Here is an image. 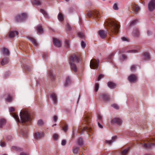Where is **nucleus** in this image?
Returning <instances> with one entry per match:
<instances>
[{
    "instance_id": "nucleus-43",
    "label": "nucleus",
    "mask_w": 155,
    "mask_h": 155,
    "mask_svg": "<svg viewBox=\"0 0 155 155\" xmlns=\"http://www.w3.org/2000/svg\"><path fill=\"white\" fill-rule=\"evenodd\" d=\"M136 69V66L135 65H132L130 68V70L132 71H134Z\"/></svg>"
},
{
    "instance_id": "nucleus-26",
    "label": "nucleus",
    "mask_w": 155,
    "mask_h": 155,
    "mask_svg": "<svg viewBox=\"0 0 155 155\" xmlns=\"http://www.w3.org/2000/svg\"><path fill=\"white\" fill-rule=\"evenodd\" d=\"M51 97L53 101H54V104H56L57 102V100L56 94L54 93H52L51 94Z\"/></svg>"
},
{
    "instance_id": "nucleus-57",
    "label": "nucleus",
    "mask_w": 155,
    "mask_h": 155,
    "mask_svg": "<svg viewBox=\"0 0 155 155\" xmlns=\"http://www.w3.org/2000/svg\"><path fill=\"white\" fill-rule=\"evenodd\" d=\"M121 56H122V58L124 59H126L127 58V56L123 54V55H122Z\"/></svg>"
},
{
    "instance_id": "nucleus-6",
    "label": "nucleus",
    "mask_w": 155,
    "mask_h": 155,
    "mask_svg": "<svg viewBox=\"0 0 155 155\" xmlns=\"http://www.w3.org/2000/svg\"><path fill=\"white\" fill-rule=\"evenodd\" d=\"M87 16L89 18L94 17H99V12L96 10H91L88 12L87 13Z\"/></svg>"
},
{
    "instance_id": "nucleus-28",
    "label": "nucleus",
    "mask_w": 155,
    "mask_h": 155,
    "mask_svg": "<svg viewBox=\"0 0 155 155\" xmlns=\"http://www.w3.org/2000/svg\"><path fill=\"white\" fill-rule=\"evenodd\" d=\"M116 139V136H114L112 137V140H106V143L109 144H110L114 142V140Z\"/></svg>"
},
{
    "instance_id": "nucleus-11",
    "label": "nucleus",
    "mask_w": 155,
    "mask_h": 155,
    "mask_svg": "<svg viewBox=\"0 0 155 155\" xmlns=\"http://www.w3.org/2000/svg\"><path fill=\"white\" fill-rule=\"evenodd\" d=\"M131 9L135 14H137L140 10V8L137 5L132 4L131 5Z\"/></svg>"
},
{
    "instance_id": "nucleus-21",
    "label": "nucleus",
    "mask_w": 155,
    "mask_h": 155,
    "mask_svg": "<svg viewBox=\"0 0 155 155\" xmlns=\"http://www.w3.org/2000/svg\"><path fill=\"white\" fill-rule=\"evenodd\" d=\"M2 52L3 54L9 56L10 54L9 50L7 48H2Z\"/></svg>"
},
{
    "instance_id": "nucleus-53",
    "label": "nucleus",
    "mask_w": 155,
    "mask_h": 155,
    "mask_svg": "<svg viewBox=\"0 0 155 155\" xmlns=\"http://www.w3.org/2000/svg\"><path fill=\"white\" fill-rule=\"evenodd\" d=\"M137 20L134 21H132L130 23V25H133L135 23H137Z\"/></svg>"
},
{
    "instance_id": "nucleus-42",
    "label": "nucleus",
    "mask_w": 155,
    "mask_h": 155,
    "mask_svg": "<svg viewBox=\"0 0 155 155\" xmlns=\"http://www.w3.org/2000/svg\"><path fill=\"white\" fill-rule=\"evenodd\" d=\"M65 46L66 48L69 47V41L68 40H67L66 41Z\"/></svg>"
},
{
    "instance_id": "nucleus-4",
    "label": "nucleus",
    "mask_w": 155,
    "mask_h": 155,
    "mask_svg": "<svg viewBox=\"0 0 155 155\" xmlns=\"http://www.w3.org/2000/svg\"><path fill=\"white\" fill-rule=\"evenodd\" d=\"M84 120V124L81 126V128L82 132H91L92 129L91 118L88 116H85Z\"/></svg>"
},
{
    "instance_id": "nucleus-31",
    "label": "nucleus",
    "mask_w": 155,
    "mask_h": 155,
    "mask_svg": "<svg viewBox=\"0 0 155 155\" xmlns=\"http://www.w3.org/2000/svg\"><path fill=\"white\" fill-rule=\"evenodd\" d=\"M70 83V79L69 77H68L66 78L65 80V83L64 84V85L65 87L67 86L68 84Z\"/></svg>"
},
{
    "instance_id": "nucleus-47",
    "label": "nucleus",
    "mask_w": 155,
    "mask_h": 155,
    "mask_svg": "<svg viewBox=\"0 0 155 155\" xmlns=\"http://www.w3.org/2000/svg\"><path fill=\"white\" fill-rule=\"evenodd\" d=\"M68 130V126L67 125H65L64 127L62 128V130L64 132L67 131Z\"/></svg>"
},
{
    "instance_id": "nucleus-60",
    "label": "nucleus",
    "mask_w": 155,
    "mask_h": 155,
    "mask_svg": "<svg viewBox=\"0 0 155 155\" xmlns=\"http://www.w3.org/2000/svg\"><path fill=\"white\" fill-rule=\"evenodd\" d=\"M98 118L100 120H101L102 119V117L100 115H99L98 116Z\"/></svg>"
},
{
    "instance_id": "nucleus-59",
    "label": "nucleus",
    "mask_w": 155,
    "mask_h": 155,
    "mask_svg": "<svg viewBox=\"0 0 155 155\" xmlns=\"http://www.w3.org/2000/svg\"><path fill=\"white\" fill-rule=\"evenodd\" d=\"M98 125L100 128H103V126H102L99 123H98Z\"/></svg>"
},
{
    "instance_id": "nucleus-1",
    "label": "nucleus",
    "mask_w": 155,
    "mask_h": 155,
    "mask_svg": "<svg viewBox=\"0 0 155 155\" xmlns=\"http://www.w3.org/2000/svg\"><path fill=\"white\" fill-rule=\"evenodd\" d=\"M12 115L17 121L21 123H25L30 120L29 113L26 110H22L20 112V120L18 116L15 113H12Z\"/></svg>"
},
{
    "instance_id": "nucleus-8",
    "label": "nucleus",
    "mask_w": 155,
    "mask_h": 155,
    "mask_svg": "<svg viewBox=\"0 0 155 155\" xmlns=\"http://www.w3.org/2000/svg\"><path fill=\"white\" fill-rule=\"evenodd\" d=\"M27 17L25 13L18 15L16 17V20L17 22L22 21Z\"/></svg>"
},
{
    "instance_id": "nucleus-2",
    "label": "nucleus",
    "mask_w": 155,
    "mask_h": 155,
    "mask_svg": "<svg viewBox=\"0 0 155 155\" xmlns=\"http://www.w3.org/2000/svg\"><path fill=\"white\" fill-rule=\"evenodd\" d=\"M106 24L109 27V31L112 34H116L118 32L120 25L115 20H109L107 22Z\"/></svg>"
},
{
    "instance_id": "nucleus-13",
    "label": "nucleus",
    "mask_w": 155,
    "mask_h": 155,
    "mask_svg": "<svg viewBox=\"0 0 155 155\" xmlns=\"http://www.w3.org/2000/svg\"><path fill=\"white\" fill-rule=\"evenodd\" d=\"M147 143H146L145 142H143V146L144 148H150L152 146H154V144L153 143H151L150 142L147 140Z\"/></svg>"
},
{
    "instance_id": "nucleus-20",
    "label": "nucleus",
    "mask_w": 155,
    "mask_h": 155,
    "mask_svg": "<svg viewBox=\"0 0 155 155\" xmlns=\"http://www.w3.org/2000/svg\"><path fill=\"white\" fill-rule=\"evenodd\" d=\"M9 60L8 58H6L3 59L0 62L1 64L3 66L8 63Z\"/></svg>"
},
{
    "instance_id": "nucleus-9",
    "label": "nucleus",
    "mask_w": 155,
    "mask_h": 155,
    "mask_svg": "<svg viewBox=\"0 0 155 155\" xmlns=\"http://www.w3.org/2000/svg\"><path fill=\"white\" fill-rule=\"evenodd\" d=\"M53 44L56 47L59 48L61 46V41L56 38H53Z\"/></svg>"
},
{
    "instance_id": "nucleus-39",
    "label": "nucleus",
    "mask_w": 155,
    "mask_h": 155,
    "mask_svg": "<svg viewBox=\"0 0 155 155\" xmlns=\"http://www.w3.org/2000/svg\"><path fill=\"white\" fill-rule=\"evenodd\" d=\"M44 124L43 121L41 120H39L38 121V124L39 126H41Z\"/></svg>"
},
{
    "instance_id": "nucleus-25",
    "label": "nucleus",
    "mask_w": 155,
    "mask_h": 155,
    "mask_svg": "<svg viewBox=\"0 0 155 155\" xmlns=\"http://www.w3.org/2000/svg\"><path fill=\"white\" fill-rule=\"evenodd\" d=\"M79 148L78 147L74 146L73 147L72 151L74 154H77L78 153L79 150Z\"/></svg>"
},
{
    "instance_id": "nucleus-12",
    "label": "nucleus",
    "mask_w": 155,
    "mask_h": 155,
    "mask_svg": "<svg viewBox=\"0 0 155 155\" xmlns=\"http://www.w3.org/2000/svg\"><path fill=\"white\" fill-rule=\"evenodd\" d=\"M128 80L130 82H134L137 80V77L136 75L132 74L129 76Z\"/></svg>"
},
{
    "instance_id": "nucleus-19",
    "label": "nucleus",
    "mask_w": 155,
    "mask_h": 155,
    "mask_svg": "<svg viewBox=\"0 0 155 155\" xmlns=\"http://www.w3.org/2000/svg\"><path fill=\"white\" fill-rule=\"evenodd\" d=\"M98 34L102 38H105L106 36V34L103 30L99 31L98 32Z\"/></svg>"
},
{
    "instance_id": "nucleus-23",
    "label": "nucleus",
    "mask_w": 155,
    "mask_h": 155,
    "mask_svg": "<svg viewBox=\"0 0 155 155\" xmlns=\"http://www.w3.org/2000/svg\"><path fill=\"white\" fill-rule=\"evenodd\" d=\"M107 85L110 88L113 89L116 86V84L112 82H109L107 83Z\"/></svg>"
},
{
    "instance_id": "nucleus-61",
    "label": "nucleus",
    "mask_w": 155,
    "mask_h": 155,
    "mask_svg": "<svg viewBox=\"0 0 155 155\" xmlns=\"http://www.w3.org/2000/svg\"><path fill=\"white\" fill-rule=\"evenodd\" d=\"M20 155H28L27 154H25V153H21V154Z\"/></svg>"
},
{
    "instance_id": "nucleus-45",
    "label": "nucleus",
    "mask_w": 155,
    "mask_h": 155,
    "mask_svg": "<svg viewBox=\"0 0 155 155\" xmlns=\"http://www.w3.org/2000/svg\"><path fill=\"white\" fill-rule=\"evenodd\" d=\"M104 75L103 74H101L97 78V80L99 81L101 79L104 78Z\"/></svg>"
},
{
    "instance_id": "nucleus-17",
    "label": "nucleus",
    "mask_w": 155,
    "mask_h": 155,
    "mask_svg": "<svg viewBox=\"0 0 155 155\" xmlns=\"http://www.w3.org/2000/svg\"><path fill=\"white\" fill-rule=\"evenodd\" d=\"M18 35V32L16 31H10L8 33V36L10 38H12Z\"/></svg>"
},
{
    "instance_id": "nucleus-14",
    "label": "nucleus",
    "mask_w": 155,
    "mask_h": 155,
    "mask_svg": "<svg viewBox=\"0 0 155 155\" xmlns=\"http://www.w3.org/2000/svg\"><path fill=\"white\" fill-rule=\"evenodd\" d=\"M101 96L102 99L104 101H108L110 99L109 96L105 93L101 94Z\"/></svg>"
},
{
    "instance_id": "nucleus-24",
    "label": "nucleus",
    "mask_w": 155,
    "mask_h": 155,
    "mask_svg": "<svg viewBox=\"0 0 155 155\" xmlns=\"http://www.w3.org/2000/svg\"><path fill=\"white\" fill-rule=\"evenodd\" d=\"M126 48H124L123 51H121V53H123L126 52L127 53H135L137 52V51L136 50H131L128 51H126Z\"/></svg>"
},
{
    "instance_id": "nucleus-18",
    "label": "nucleus",
    "mask_w": 155,
    "mask_h": 155,
    "mask_svg": "<svg viewBox=\"0 0 155 155\" xmlns=\"http://www.w3.org/2000/svg\"><path fill=\"white\" fill-rule=\"evenodd\" d=\"M36 30L38 33L41 34L42 33L43 31L42 26L40 25H38L37 26Z\"/></svg>"
},
{
    "instance_id": "nucleus-58",
    "label": "nucleus",
    "mask_w": 155,
    "mask_h": 155,
    "mask_svg": "<svg viewBox=\"0 0 155 155\" xmlns=\"http://www.w3.org/2000/svg\"><path fill=\"white\" fill-rule=\"evenodd\" d=\"M147 34L149 36L151 34V32L150 31H147Z\"/></svg>"
},
{
    "instance_id": "nucleus-54",
    "label": "nucleus",
    "mask_w": 155,
    "mask_h": 155,
    "mask_svg": "<svg viewBox=\"0 0 155 155\" xmlns=\"http://www.w3.org/2000/svg\"><path fill=\"white\" fill-rule=\"evenodd\" d=\"M66 27L67 29L69 30L70 31L71 30V28L70 26V25L68 24H67L66 25Z\"/></svg>"
},
{
    "instance_id": "nucleus-32",
    "label": "nucleus",
    "mask_w": 155,
    "mask_h": 155,
    "mask_svg": "<svg viewBox=\"0 0 155 155\" xmlns=\"http://www.w3.org/2000/svg\"><path fill=\"white\" fill-rule=\"evenodd\" d=\"M58 20L60 21H62L64 20L63 15L62 14L60 13L58 15Z\"/></svg>"
},
{
    "instance_id": "nucleus-49",
    "label": "nucleus",
    "mask_w": 155,
    "mask_h": 155,
    "mask_svg": "<svg viewBox=\"0 0 155 155\" xmlns=\"http://www.w3.org/2000/svg\"><path fill=\"white\" fill-rule=\"evenodd\" d=\"M81 46L82 48H84L86 46V44L84 42V41H81Z\"/></svg>"
},
{
    "instance_id": "nucleus-7",
    "label": "nucleus",
    "mask_w": 155,
    "mask_h": 155,
    "mask_svg": "<svg viewBox=\"0 0 155 155\" xmlns=\"http://www.w3.org/2000/svg\"><path fill=\"white\" fill-rule=\"evenodd\" d=\"M148 8L150 11H152L155 9V0H150L148 4Z\"/></svg>"
},
{
    "instance_id": "nucleus-29",
    "label": "nucleus",
    "mask_w": 155,
    "mask_h": 155,
    "mask_svg": "<svg viewBox=\"0 0 155 155\" xmlns=\"http://www.w3.org/2000/svg\"><path fill=\"white\" fill-rule=\"evenodd\" d=\"M40 12L43 14L44 16L47 18H49V16L47 12L44 10L41 9L40 10Z\"/></svg>"
},
{
    "instance_id": "nucleus-5",
    "label": "nucleus",
    "mask_w": 155,
    "mask_h": 155,
    "mask_svg": "<svg viewBox=\"0 0 155 155\" xmlns=\"http://www.w3.org/2000/svg\"><path fill=\"white\" fill-rule=\"evenodd\" d=\"M99 61L94 59H92L90 63V67L92 69H97L99 66Z\"/></svg>"
},
{
    "instance_id": "nucleus-34",
    "label": "nucleus",
    "mask_w": 155,
    "mask_h": 155,
    "mask_svg": "<svg viewBox=\"0 0 155 155\" xmlns=\"http://www.w3.org/2000/svg\"><path fill=\"white\" fill-rule=\"evenodd\" d=\"M77 143L79 146H81L83 144V140L81 138H79L77 141Z\"/></svg>"
},
{
    "instance_id": "nucleus-10",
    "label": "nucleus",
    "mask_w": 155,
    "mask_h": 155,
    "mask_svg": "<svg viewBox=\"0 0 155 155\" xmlns=\"http://www.w3.org/2000/svg\"><path fill=\"white\" fill-rule=\"evenodd\" d=\"M44 136L43 133L41 131L37 132L35 134L34 137L36 139H39Z\"/></svg>"
},
{
    "instance_id": "nucleus-50",
    "label": "nucleus",
    "mask_w": 155,
    "mask_h": 155,
    "mask_svg": "<svg viewBox=\"0 0 155 155\" xmlns=\"http://www.w3.org/2000/svg\"><path fill=\"white\" fill-rule=\"evenodd\" d=\"M9 112H13L15 111V109L13 107H10L9 108Z\"/></svg>"
},
{
    "instance_id": "nucleus-16",
    "label": "nucleus",
    "mask_w": 155,
    "mask_h": 155,
    "mask_svg": "<svg viewBox=\"0 0 155 155\" xmlns=\"http://www.w3.org/2000/svg\"><path fill=\"white\" fill-rule=\"evenodd\" d=\"M48 76L49 79L51 81H53L55 79V76L51 71H49Z\"/></svg>"
},
{
    "instance_id": "nucleus-37",
    "label": "nucleus",
    "mask_w": 155,
    "mask_h": 155,
    "mask_svg": "<svg viewBox=\"0 0 155 155\" xmlns=\"http://www.w3.org/2000/svg\"><path fill=\"white\" fill-rule=\"evenodd\" d=\"M99 88V85L98 83H96L95 86V91L97 92Z\"/></svg>"
},
{
    "instance_id": "nucleus-15",
    "label": "nucleus",
    "mask_w": 155,
    "mask_h": 155,
    "mask_svg": "<svg viewBox=\"0 0 155 155\" xmlns=\"http://www.w3.org/2000/svg\"><path fill=\"white\" fill-rule=\"evenodd\" d=\"M111 123H116L119 125H120L122 123L121 120L119 118H115L111 121Z\"/></svg>"
},
{
    "instance_id": "nucleus-41",
    "label": "nucleus",
    "mask_w": 155,
    "mask_h": 155,
    "mask_svg": "<svg viewBox=\"0 0 155 155\" xmlns=\"http://www.w3.org/2000/svg\"><path fill=\"white\" fill-rule=\"evenodd\" d=\"M12 97L11 96L8 95V98H6V100L8 102H10L12 101Z\"/></svg>"
},
{
    "instance_id": "nucleus-22",
    "label": "nucleus",
    "mask_w": 155,
    "mask_h": 155,
    "mask_svg": "<svg viewBox=\"0 0 155 155\" xmlns=\"http://www.w3.org/2000/svg\"><path fill=\"white\" fill-rule=\"evenodd\" d=\"M28 38L34 46H38V44L35 39L32 37H29Z\"/></svg>"
},
{
    "instance_id": "nucleus-52",
    "label": "nucleus",
    "mask_w": 155,
    "mask_h": 155,
    "mask_svg": "<svg viewBox=\"0 0 155 155\" xmlns=\"http://www.w3.org/2000/svg\"><path fill=\"white\" fill-rule=\"evenodd\" d=\"M66 143V141L65 140H62L61 142V144L62 145L64 146L65 145Z\"/></svg>"
},
{
    "instance_id": "nucleus-56",
    "label": "nucleus",
    "mask_w": 155,
    "mask_h": 155,
    "mask_svg": "<svg viewBox=\"0 0 155 155\" xmlns=\"http://www.w3.org/2000/svg\"><path fill=\"white\" fill-rule=\"evenodd\" d=\"M57 117L56 116H54V120L55 122H56L57 120Z\"/></svg>"
},
{
    "instance_id": "nucleus-62",
    "label": "nucleus",
    "mask_w": 155,
    "mask_h": 155,
    "mask_svg": "<svg viewBox=\"0 0 155 155\" xmlns=\"http://www.w3.org/2000/svg\"><path fill=\"white\" fill-rule=\"evenodd\" d=\"M12 148H13V149L15 150V147H13Z\"/></svg>"
},
{
    "instance_id": "nucleus-48",
    "label": "nucleus",
    "mask_w": 155,
    "mask_h": 155,
    "mask_svg": "<svg viewBox=\"0 0 155 155\" xmlns=\"http://www.w3.org/2000/svg\"><path fill=\"white\" fill-rule=\"evenodd\" d=\"M24 67V68L26 70L29 71L30 70V68L29 66H25Z\"/></svg>"
},
{
    "instance_id": "nucleus-51",
    "label": "nucleus",
    "mask_w": 155,
    "mask_h": 155,
    "mask_svg": "<svg viewBox=\"0 0 155 155\" xmlns=\"http://www.w3.org/2000/svg\"><path fill=\"white\" fill-rule=\"evenodd\" d=\"M121 39L123 41H128V39L126 37H123L121 38Z\"/></svg>"
},
{
    "instance_id": "nucleus-55",
    "label": "nucleus",
    "mask_w": 155,
    "mask_h": 155,
    "mask_svg": "<svg viewBox=\"0 0 155 155\" xmlns=\"http://www.w3.org/2000/svg\"><path fill=\"white\" fill-rule=\"evenodd\" d=\"M0 145L2 147H4L5 146V143L4 142H2L0 143Z\"/></svg>"
},
{
    "instance_id": "nucleus-3",
    "label": "nucleus",
    "mask_w": 155,
    "mask_h": 155,
    "mask_svg": "<svg viewBox=\"0 0 155 155\" xmlns=\"http://www.w3.org/2000/svg\"><path fill=\"white\" fill-rule=\"evenodd\" d=\"M80 61V56L78 54H74L70 58L69 63L70 67L74 72L77 71L78 68L76 64Z\"/></svg>"
},
{
    "instance_id": "nucleus-46",
    "label": "nucleus",
    "mask_w": 155,
    "mask_h": 155,
    "mask_svg": "<svg viewBox=\"0 0 155 155\" xmlns=\"http://www.w3.org/2000/svg\"><path fill=\"white\" fill-rule=\"evenodd\" d=\"M58 135L57 134H54L53 135V138L55 140H57L58 139Z\"/></svg>"
},
{
    "instance_id": "nucleus-63",
    "label": "nucleus",
    "mask_w": 155,
    "mask_h": 155,
    "mask_svg": "<svg viewBox=\"0 0 155 155\" xmlns=\"http://www.w3.org/2000/svg\"><path fill=\"white\" fill-rule=\"evenodd\" d=\"M56 124H54L52 126L53 127L54 126H56Z\"/></svg>"
},
{
    "instance_id": "nucleus-40",
    "label": "nucleus",
    "mask_w": 155,
    "mask_h": 155,
    "mask_svg": "<svg viewBox=\"0 0 155 155\" xmlns=\"http://www.w3.org/2000/svg\"><path fill=\"white\" fill-rule=\"evenodd\" d=\"M143 56L147 59H149L150 58V56L147 52L144 53Z\"/></svg>"
},
{
    "instance_id": "nucleus-64",
    "label": "nucleus",
    "mask_w": 155,
    "mask_h": 155,
    "mask_svg": "<svg viewBox=\"0 0 155 155\" xmlns=\"http://www.w3.org/2000/svg\"><path fill=\"white\" fill-rule=\"evenodd\" d=\"M65 1H66V2H68V1H69L70 0H65Z\"/></svg>"
},
{
    "instance_id": "nucleus-33",
    "label": "nucleus",
    "mask_w": 155,
    "mask_h": 155,
    "mask_svg": "<svg viewBox=\"0 0 155 155\" xmlns=\"http://www.w3.org/2000/svg\"><path fill=\"white\" fill-rule=\"evenodd\" d=\"M35 4L37 5H40L42 4V2L41 0H35L34 1Z\"/></svg>"
},
{
    "instance_id": "nucleus-38",
    "label": "nucleus",
    "mask_w": 155,
    "mask_h": 155,
    "mask_svg": "<svg viewBox=\"0 0 155 155\" xmlns=\"http://www.w3.org/2000/svg\"><path fill=\"white\" fill-rule=\"evenodd\" d=\"M111 106L114 108L116 109H119V107L118 106V105L117 104H112Z\"/></svg>"
},
{
    "instance_id": "nucleus-36",
    "label": "nucleus",
    "mask_w": 155,
    "mask_h": 155,
    "mask_svg": "<svg viewBox=\"0 0 155 155\" xmlns=\"http://www.w3.org/2000/svg\"><path fill=\"white\" fill-rule=\"evenodd\" d=\"M78 36L80 38H83L84 37V35L82 33L79 32L78 33Z\"/></svg>"
},
{
    "instance_id": "nucleus-30",
    "label": "nucleus",
    "mask_w": 155,
    "mask_h": 155,
    "mask_svg": "<svg viewBox=\"0 0 155 155\" xmlns=\"http://www.w3.org/2000/svg\"><path fill=\"white\" fill-rule=\"evenodd\" d=\"M6 123L5 120L4 119H1L0 120V127L2 128L3 125H4Z\"/></svg>"
},
{
    "instance_id": "nucleus-27",
    "label": "nucleus",
    "mask_w": 155,
    "mask_h": 155,
    "mask_svg": "<svg viewBox=\"0 0 155 155\" xmlns=\"http://www.w3.org/2000/svg\"><path fill=\"white\" fill-rule=\"evenodd\" d=\"M133 35L135 36H138L139 35V32L137 28H135L133 31Z\"/></svg>"
},
{
    "instance_id": "nucleus-44",
    "label": "nucleus",
    "mask_w": 155,
    "mask_h": 155,
    "mask_svg": "<svg viewBox=\"0 0 155 155\" xmlns=\"http://www.w3.org/2000/svg\"><path fill=\"white\" fill-rule=\"evenodd\" d=\"M113 8L115 10H117L118 9V5L117 4H114L113 6Z\"/></svg>"
},
{
    "instance_id": "nucleus-35",
    "label": "nucleus",
    "mask_w": 155,
    "mask_h": 155,
    "mask_svg": "<svg viewBox=\"0 0 155 155\" xmlns=\"http://www.w3.org/2000/svg\"><path fill=\"white\" fill-rule=\"evenodd\" d=\"M129 148H127L124 150H123L122 152V155H126L127 153Z\"/></svg>"
}]
</instances>
